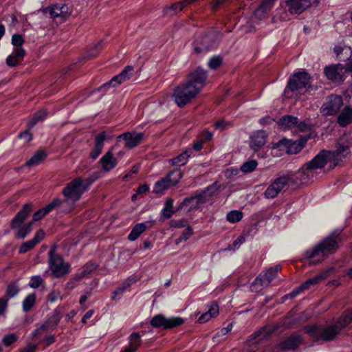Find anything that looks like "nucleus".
I'll return each mask as SVG.
<instances>
[{
	"instance_id": "35",
	"label": "nucleus",
	"mask_w": 352,
	"mask_h": 352,
	"mask_svg": "<svg viewBox=\"0 0 352 352\" xmlns=\"http://www.w3.org/2000/svg\"><path fill=\"white\" fill-rule=\"evenodd\" d=\"M146 228L147 226L144 223L136 224L132 228L131 233L128 236V239L131 241L136 240L140 236V235L146 230Z\"/></svg>"
},
{
	"instance_id": "57",
	"label": "nucleus",
	"mask_w": 352,
	"mask_h": 352,
	"mask_svg": "<svg viewBox=\"0 0 352 352\" xmlns=\"http://www.w3.org/2000/svg\"><path fill=\"white\" fill-rule=\"evenodd\" d=\"M269 12V10H265L264 8H262L261 6L258 7V8L254 12L255 16L261 20L265 18V14Z\"/></svg>"
},
{
	"instance_id": "27",
	"label": "nucleus",
	"mask_w": 352,
	"mask_h": 352,
	"mask_svg": "<svg viewBox=\"0 0 352 352\" xmlns=\"http://www.w3.org/2000/svg\"><path fill=\"white\" fill-rule=\"evenodd\" d=\"M337 122L342 127L352 123V108L345 107L338 116Z\"/></svg>"
},
{
	"instance_id": "21",
	"label": "nucleus",
	"mask_w": 352,
	"mask_h": 352,
	"mask_svg": "<svg viewBox=\"0 0 352 352\" xmlns=\"http://www.w3.org/2000/svg\"><path fill=\"white\" fill-rule=\"evenodd\" d=\"M327 278V274L322 273L318 274L311 278L308 279L304 283H302L296 290L293 291L289 294L291 297H294L298 295L300 292L307 289L310 287L311 285H316Z\"/></svg>"
},
{
	"instance_id": "36",
	"label": "nucleus",
	"mask_w": 352,
	"mask_h": 352,
	"mask_svg": "<svg viewBox=\"0 0 352 352\" xmlns=\"http://www.w3.org/2000/svg\"><path fill=\"white\" fill-rule=\"evenodd\" d=\"M210 188H208L207 190L204 191L202 194H199L195 197H190L188 198H186L182 203H181L179 208H182L184 205H188L190 201L196 200V204H203L205 203L207 199L206 198L207 192H209Z\"/></svg>"
},
{
	"instance_id": "32",
	"label": "nucleus",
	"mask_w": 352,
	"mask_h": 352,
	"mask_svg": "<svg viewBox=\"0 0 352 352\" xmlns=\"http://www.w3.org/2000/svg\"><path fill=\"white\" fill-rule=\"evenodd\" d=\"M97 269V265L95 263H89L86 265L85 270L78 275H76L74 280L67 283V286L73 288L74 287V281L80 280L82 277L87 274H90Z\"/></svg>"
},
{
	"instance_id": "22",
	"label": "nucleus",
	"mask_w": 352,
	"mask_h": 352,
	"mask_svg": "<svg viewBox=\"0 0 352 352\" xmlns=\"http://www.w3.org/2000/svg\"><path fill=\"white\" fill-rule=\"evenodd\" d=\"M44 237L45 232L42 229H40L36 232L34 237L32 240L28 241L21 244L19 250V253L24 254L33 249L37 243L44 239Z\"/></svg>"
},
{
	"instance_id": "60",
	"label": "nucleus",
	"mask_w": 352,
	"mask_h": 352,
	"mask_svg": "<svg viewBox=\"0 0 352 352\" xmlns=\"http://www.w3.org/2000/svg\"><path fill=\"white\" fill-rule=\"evenodd\" d=\"M14 54H15L14 56L19 60H23V57L25 56L26 52H25V50L22 47H16L15 49Z\"/></svg>"
},
{
	"instance_id": "4",
	"label": "nucleus",
	"mask_w": 352,
	"mask_h": 352,
	"mask_svg": "<svg viewBox=\"0 0 352 352\" xmlns=\"http://www.w3.org/2000/svg\"><path fill=\"white\" fill-rule=\"evenodd\" d=\"M333 151H321L309 164V166L314 164V167H324L327 162L333 163L332 168L339 165L343 159L350 153V146L348 143L338 142Z\"/></svg>"
},
{
	"instance_id": "1",
	"label": "nucleus",
	"mask_w": 352,
	"mask_h": 352,
	"mask_svg": "<svg viewBox=\"0 0 352 352\" xmlns=\"http://www.w3.org/2000/svg\"><path fill=\"white\" fill-rule=\"evenodd\" d=\"M208 75L198 67L189 74L184 82L175 88L173 97L177 105L182 108L189 104L206 85Z\"/></svg>"
},
{
	"instance_id": "23",
	"label": "nucleus",
	"mask_w": 352,
	"mask_h": 352,
	"mask_svg": "<svg viewBox=\"0 0 352 352\" xmlns=\"http://www.w3.org/2000/svg\"><path fill=\"white\" fill-rule=\"evenodd\" d=\"M105 138L106 133L104 131L96 135L95 145L89 155L91 159L96 160L101 154Z\"/></svg>"
},
{
	"instance_id": "12",
	"label": "nucleus",
	"mask_w": 352,
	"mask_h": 352,
	"mask_svg": "<svg viewBox=\"0 0 352 352\" xmlns=\"http://www.w3.org/2000/svg\"><path fill=\"white\" fill-rule=\"evenodd\" d=\"M343 104L341 96L331 94L323 103L321 107V112L324 116H333L337 113Z\"/></svg>"
},
{
	"instance_id": "56",
	"label": "nucleus",
	"mask_w": 352,
	"mask_h": 352,
	"mask_svg": "<svg viewBox=\"0 0 352 352\" xmlns=\"http://www.w3.org/2000/svg\"><path fill=\"white\" fill-rule=\"evenodd\" d=\"M19 60L15 56L12 55H10L6 58V64L11 67H14L17 66L19 64Z\"/></svg>"
},
{
	"instance_id": "26",
	"label": "nucleus",
	"mask_w": 352,
	"mask_h": 352,
	"mask_svg": "<svg viewBox=\"0 0 352 352\" xmlns=\"http://www.w3.org/2000/svg\"><path fill=\"white\" fill-rule=\"evenodd\" d=\"M267 134L264 131H258L251 136L250 147L254 151L262 147L266 142Z\"/></svg>"
},
{
	"instance_id": "39",
	"label": "nucleus",
	"mask_w": 352,
	"mask_h": 352,
	"mask_svg": "<svg viewBox=\"0 0 352 352\" xmlns=\"http://www.w3.org/2000/svg\"><path fill=\"white\" fill-rule=\"evenodd\" d=\"M36 294H30L28 295L22 303L23 310L25 312L30 311L36 302Z\"/></svg>"
},
{
	"instance_id": "30",
	"label": "nucleus",
	"mask_w": 352,
	"mask_h": 352,
	"mask_svg": "<svg viewBox=\"0 0 352 352\" xmlns=\"http://www.w3.org/2000/svg\"><path fill=\"white\" fill-rule=\"evenodd\" d=\"M298 119L293 116H283L278 122V124L283 129H291L297 125Z\"/></svg>"
},
{
	"instance_id": "61",
	"label": "nucleus",
	"mask_w": 352,
	"mask_h": 352,
	"mask_svg": "<svg viewBox=\"0 0 352 352\" xmlns=\"http://www.w3.org/2000/svg\"><path fill=\"white\" fill-rule=\"evenodd\" d=\"M19 137L24 140L25 142H29L32 139V135L30 133L29 129L21 133Z\"/></svg>"
},
{
	"instance_id": "16",
	"label": "nucleus",
	"mask_w": 352,
	"mask_h": 352,
	"mask_svg": "<svg viewBox=\"0 0 352 352\" xmlns=\"http://www.w3.org/2000/svg\"><path fill=\"white\" fill-rule=\"evenodd\" d=\"M288 184V179L285 175L276 178L265 190L264 197L267 199H274Z\"/></svg>"
},
{
	"instance_id": "48",
	"label": "nucleus",
	"mask_w": 352,
	"mask_h": 352,
	"mask_svg": "<svg viewBox=\"0 0 352 352\" xmlns=\"http://www.w3.org/2000/svg\"><path fill=\"white\" fill-rule=\"evenodd\" d=\"M19 292V288L16 283H11L6 289V296L10 298L15 296Z\"/></svg>"
},
{
	"instance_id": "28",
	"label": "nucleus",
	"mask_w": 352,
	"mask_h": 352,
	"mask_svg": "<svg viewBox=\"0 0 352 352\" xmlns=\"http://www.w3.org/2000/svg\"><path fill=\"white\" fill-rule=\"evenodd\" d=\"M56 202H58V201L53 200L52 202H50L49 204H47L45 207L37 210L33 215L32 222L39 221L43 217H45L47 214H48L50 212H51L52 210H53L54 209L58 210V207L56 205Z\"/></svg>"
},
{
	"instance_id": "34",
	"label": "nucleus",
	"mask_w": 352,
	"mask_h": 352,
	"mask_svg": "<svg viewBox=\"0 0 352 352\" xmlns=\"http://www.w3.org/2000/svg\"><path fill=\"white\" fill-rule=\"evenodd\" d=\"M219 314V307L216 303L212 302L208 311L203 314L198 319L200 322H206L211 318L215 317Z\"/></svg>"
},
{
	"instance_id": "55",
	"label": "nucleus",
	"mask_w": 352,
	"mask_h": 352,
	"mask_svg": "<svg viewBox=\"0 0 352 352\" xmlns=\"http://www.w3.org/2000/svg\"><path fill=\"white\" fill-rule=\"evenodd\" d=\"M129 285H130V284L128 283V284H126V285H124L122 287H118L117 289H116L113 292V295H112V297H111L112 299L113 300H117L118 298H120V296L124 293V292L126 289V288L129 287Z\"/></svg>"
},
{
	"instance_id": "6",
	"label": "nucleus",
	"mask_w": 352,
	"mask_h": 352,
	"mask_svg": "<svg viewBox=\"0 0 352 352\" xmlns=\"http://www.w3.org/2000/svg\"><path fill=\"white\" fill-rule=\"evenodd\" d=\"M306 332L314 338L316 341L331 342L341 332L339 325L334 324L326 326L314 324L305 327Z\"/></svg>"
},
{
	"instance_id": "50",
	"label": "nucleus",
	"mask_w": 352,
	"mask_h": 352,
	"mask_svg": "<svg viewBox=\"0 0 352 352\" xmlns=\"http://www.w3.org/2000/svg\"><path fill=\"white\" fill-rule=\"evenodd\" d=\"M17 340L18 337L15 333H8L3 337L2 342L6 346H8L14 343Z\"/></svg>"
},
{
	"instance_id": "19",
	"label": "nucleus",
	"mask_w": 352,
	"mask_h": 352,
	"mask_svg": "<svg viewBox=\"0 0 352 352\" xmlns=\"http://www.w3.org/2000/svg\"><path fill=\"white\" fill-rule=\"evenodd\" d=\"M302 342L301 336L294 333L283 340L279 344V348L282 351H289L296 349Z\"/></svg>"
},
{
	"instance_id": "64",
	"label": "nucleus",
	"mask_w": 352,
	"mask_h": 352,
	"mask_svg": "<svg viewBox=\"0 0 352 352\" xmlns=\"http://www.w3.org/2000/svg\"><path fill=\"white\" fill-rule=\"evenodd\" d=\"M245 241V238L242 236H239L233 243L229 247L230 250H235L238 245H241Z\"/></svg>"
},
{
	"instance_id": "53",
	"label": "nucleus",
	"mask_w": 352,
	"mask_h": 352,
	"mask_svg": "<svg viewBox=\"0 0 352 352\" xmlns=\"http://www.w3.org/2000/svg\"><path fill=\"white\" fill-rule=\"evenodd\" d=\"M43 283V279L40 276H32L29 283V286L33 289L39 287Z\"/></svg>"
},
{
	"instance_id": "24",
	"label": "nucleus",
	"mask_w": 352,
	"mask_h": 352,
	"mask_svg": "<svg viewBox=\"0 0 352 352\" xmlns=\"http://www.w3.org/2000/svg\"><path fill=\"white\" fill-rule=\"evenodd\" d=\"M61 318L60 312L58 310H54L52 315L41 325V329H43V332H47L48 331H52L56 329L58 324Z\"/></svg>"
},
{
	"instance_id": "40",
	"label": "nucleus",
	"mask_w": 352,
	"mask_h": 352,
	"mask_svg": "<svg viewBox=\"0 0 352 352\" xmlns=\"http://www.w3.org/2000/svg\"><path fill=\"white\" fill-rule=\"evenodd\" d=\"M124 81V80L121 78V76L120 74L114 76L111 78V80L109 82L103 84L102 86H100L98 90V91H102V90H107L111 87H116L117 85H119L122 84Z\"/></svg>"
},
{
	"instance_id": "58",
	"label": "nucleus",
	"mask_w": 352,
	"mask_h": 352,
	"mask_svg": "<svg viewBox=\"0 0 352 352\" xmlns=\"http://www.w3.org/2000/svg\"><path fill=\"white\" fill-rule=\"evenodd\" d=\"M170 226L174 228H186L189 225L186 220L180 219L179 221H172Z\"/></svg>"
},
{
	"instance_id": "38",
	"label": "nucleus",
	"mask_w": 352,
	"mask_h": 352,
	"mask_svg": "<svg viewBox=\"0 0 352 352\" xmlns=\"http://www.w3.org/2000/svg\"><path fill=\"white\" fill-rule=\"evenodd\" d=\"M172 186L170 182H169L167 177L163 178L161 180L157 182L154 186L153 192L160 194L162 193L164 190Z\"/></svg>"
},
{
	"instance_id": "51",
	"label": "nucleus",
	"mask_w": 352,
	"mask_h": 352,
	"mask_svg": "<svg viewBox=\"0 0 352 352\" xmlns=\"http://www.w3.org/2000/svg\"><path fill=\"white\" fill-rule=\"evenodd\" d=\"M222 58L219 56H214L208 62V67L212 69H217L222 64Z\"/></svg>"
},
{
	"instance_id": "49",
	"label": "nucleus",
	"mask_w": 352,
	"mask_h": 352,
	"mask_svg": "<svg viewBox=\"0 0 352 352\" xmlns=\"http://www.w3.org/2000/svg\"><path fill=\"white\" fill-rule=\"evenodd\" d=\"M243 217V213L238 210H233L227 214V220L231 223L239 221Z\"/></svg>"
},
{
	"instance_id": "33",
	"label": "nucleus",
	"mask_w": 352,
	"mask_h": 352,
	"mask_svg": "<svg viewBox=\"0 0 352 352\" xmlns=\"http://www.w3.org/2000/svg\"><path fill=\"white\" fill-rule=\"evenodd\" d=\"M339 325L340 330L344 329L352 322V309L347 310L338 318L336 322Z\"/></svg>"
},
{
	"instance_id": "63",
	"label": "nucleus",
	"mask_w": 352,
	"mask_h": 352,
	"mask_svg": "<svg viewBox=\"0 0 352 352\" xmlns=\"http://www.w3.org/2000/svg\"><path fill=\"white\" fill-rule=\"evenodd\" d=\"M276 0H262L261 6L264 8L265 10H270L274 5Z\"/></svg>"
},
{
	"instance_id": "2",
	"label": "nucleus",
	"mask_w": 352,
	"mask_h": 352,
	"mask_svg": "<svg viewBox=\"0 0 352 352\" xmlns=\"http://www.w3.org/2000/svg\"><path fill=\"white\" fill-rule=\"evenodd\" d=\"M341 231L333 232L324 241L318 244L314 249L305 252V256L312 263H318L323 261L329 255L333 254L338 248V243L342 241Z\"/></svg>"
},
{
	"instance_id": "10",
	"label": "nucleus",
	"mask_w": 352,
	"mask_h": 352,
	"mask_svg": "<svg viewBox=\"0 0 352 352\" xmlns=\"http://www.w3.org/2000/svg\"><path fill=\"white\" fill-rule=\"evenodd\" d=\"M50 266L53 274L56 277H61L68 274L70 266L63 262V258L56 254L55 248H52L49 252Z\"/></svg>"
},
{
	"instance_id": "42",
	"label": "nucleus",
	"mask_w": 352,
	"mask_h": 352,
	"mask_svg": "<svg viewBox=\"0 0 352 352\" xmlns=\"http://www.w3.org/2000/svg\"><path fill=\"white\" fill-rule=\"evenodd\" d=\"M182 177L183 173L180 169H174L168 173L166 177L169 182H170V185L175 186L179 182Z\"/></svg>"
},
{
	"instance_id": "5",
	"label": "nucleus",
	"mask_w": 352,
	"mask_h": 352,
	"mask_svg": "<svg viewBox=\"0 0 352 352\" xmlns=\"http://www.w3.org/2000/svg\"><path fill=\"white\" fill-rule=\"evenodd\" d=\"M33 210V206L30 203L25 204L20 210L11 221L10 227L12 229L17 230L16 237L24 239L32 230V221L22 226L23 222Z\"/></svg>"
},
{
	"instance_id": "15",
	"label": "nucleus",
	"mask_w": 352,
	"mask_h": 352,
	"mask_svg": "<svg viewBox=\"0 0 352 352\" xmlns=\"http://www.w3.org/2000/svg\"><path fill=\"white\" fill-rule=\"evenodd\" d=\"M184 322V319L179 317L166 318L163 315L158 314L152 318L151 324L155 328L172 329L182 324Z\"/></svg>"
},
{
	"instance_id": "17",
	"label": "nucleus",
	"mask_w": 352,
	"mask_h": 352,
	"mask_svg": "<svg viewBox=\"0 0 352 352\" xmlns=\"http://www.w3.org/2000/svg\"><path fill=\"white\" fill-rule=\"evenodd\" d=\"M324 74L327 78L334 82H340L344 80V67L341 64L326 67Z\"/></svg>"
},
{
	"instance_id": "25",
	"label": "nucleus",
	"mask_w": 352,
	"mask_h": 352,
	"mask_svg": "<svg viewBox=\"0 0 352 352\" xmlns=\"http://www.w3.org/2000/svg\"><path fill=\"white\" fill-rule=\"evenodd\" d=\"M103 170L109 172L117 165V160L113 157V153L109 151L100 160Z\"/></svg>"
},
{
	"instance_id": "52",
	"label": "nucleus",
	"mask_w": 352,
	"mask_h": 352,
	"mask_svg": "<svg viewBox=\"0 0 352 352\" xmlns=\"http://www.w3.org/2000/svg\"><path fill=\"white\" fill-rule=\"evenodd\" d=\"M25 43V40L21 34H15L12 36V44L16 47H21Z\"/></svg>"
},
{
	"instance_id": "7",
	"label": "nucleus",
	"mask_w": 352,
	"mask_h": 352,
	"mask_svg": "<svg viewBox=\"0 0 352 352\" xmlns=\"http://www.w3.org/2000/svg\"><path fill=\"white\" fill-rule=\"evenodd\" d=\"M287 88L292 91L305 89L306 91L313 90L311 85V76L305 71L294 73L289 78Z\"/></svg>"
},
{
	"instance_id": "20",
	"label": "nucleus",
	"mask_w": 352,
	"mask_h": 352,
	"mask_svg": "<svg viewBox=\"0 0 352 352\" xmlns=\"http://www.w3.org/2000/svg\"><path fill=\"white\" fill-rule=\"evenodd\" d=\"M274 148H278L280 150L285 149L286 152L289 154H296L302 150V146L297 142H290L287 140H282L276 143Z\"/></svg>"
},
{
	"instance_id": "46",
	"label": "nucleus",
	"mask_w": 352,
	"mask_h": 352,
	"mask_svg": "<svg viewBox=\"0 0 352 352\" xmlns=\"http://www.w3.org/2000/svg\"><path fill=\"white\" fill-rule=\"evenodd\" d=\"M193 234L192 228L190 226H188L186 229L183 231L180 236L176 239L175 244L178 245L182 241H187Z\"/></svg>"
},
{
	"instance_id": "41",
	"label": "nucleus",
	"mask_w": 352,
	"mask_h": 352,
	"mask_svg": "<svg viewBox=\"0 0 352 352\" xmlns=\"http://www.w3.org/2000/svg\"><path fill=\"white\" fill-rule=\"evenodd\" d=\"M47 111L45 109L40 110L34 113L28 122L29 129L32 128L38 122L43 120L47 116Z\"/></svg>"
},
{
	"instance_id": "47",
	"label": "nucleus",
	"mask_w": 352,
	"mask_h": 352,
	"mask_svg": "<svg viewBox=\"0 0 352 352\" xmlns=\"http://www.w3.org/2000/svg\"><path fill=\"white\" fill-rule=\"evenodd\" d=\"M257 165L256 160H252L243 163L241 166V170L243 173H251L256 169Z\"/></svg>"
},
{
	"instance_id": "9",
	"label": "nucleus",
	"mask_w": 352,
	"mask_h": 352,
	"mask_svg": "<svg viewBox=\"0 0 352 352\" xmlns=\"http://www.w3.org/2000/svg\"><path fill=\"white\" fill-rule=\"evenodd\" d=\"M217 32L210 30L197 36L194 42L195 52L201 53L216 46L219 40Z\"/></svg>"
},
{
	"instance_id": "18",
	"label": "nucleus",
	"mask_w": 352,
	"mask_h": 352,
	"mask_svg": "<svg viewBox=\"0 0 352 352\" xmlns=\"http://www.w3.org/2000/svg\"><path fill=\"white\" fill-rule=\"evenodd\" d=\"M144 134L143 133H130L126 132L120 135L118 138L125 141V146L129 148H133L138 146L143 140Z\"/></svg>"
},
{
	"instance_id": "3",
	"label": "nucleus",
	"mask_w": 352,
	"mask_h": 352,
	"mask_svg": "<svg viewBox=\"0 0 352 352\" xmlns=\"http://www.w3.org/2000/svg\"><path fill=\"white\" fill-rule=\"evenodd\" d=\"M82 187V179L78 177L67 183L62 190L64 199L56 198L54 201H58L56 205L58 207V212L68 213L72 211L75 204L84 193Z\"/></svg>"
},
{
	"instance_id": "54",
	"label": "nucleus",
	"mask_w": 352,
	"mask_h": 352,
	"mask_svg": "<svg viewBox=\"0 0 352 352\" xmlns=\"http://www.w3.org/2000/svg\"><path fill=\"white\" fill-rule=\"evenodd\" d=\"M133 72V67L131 66H127L120 74L121 78L124 80V81L129 79Z\"/></svg>"
},
{
	"instance_id": "45",
	"label": "nucleus",
	"mask_w": 352,
	"mask_h": 352,
	"mask_svg": "<svg viewBox=\"0 0 352 352\" xmlns=\"http://www.w3.org/2000/svg\"><path fill=\"white\" fill-rule=\"evenodd\" d=\"M173 214V200L172 199H168L166 201L165 206L162 210V214L166 219H169Z\"/></svg>"
},
{
	"instance_id": "31",
	"label": "nucleus",
	"mask_w": 352,
	"mask_h": 352,
	"mask_svg": "<svg viewBox=\"0 0 352 352\" xmlns=\"http://www.w3.org/2000/svg\"><path fill=\"white\" fill-rule=\"evenodd\" d=\"M47 157V153L45 151H37L32 157L26 162L25 165L28 166H33L41 163Z\"/></svg>"
},
{
	"instance_id": "11",
	"label": "nucleus",
	"mask_w": 352,
	"mask_h": 352,
	"mask_svg": "<svg viewBox=\"0 0 352 352\" xmlns=\"http://www.w3.org/2000/svg\"><path fill=\"white\" fill-rule=\"evenodd\" d=\"M280 270V267L276 265L274 267H270L266 272L261 273L252 283L251 285L252 290L258 292L264 287H268Z\"/></svg>"
},
{
	"instance_id": "37",
	"label": "nucleus",
	"mask_w": 352,
	"mask_h": 352,
	"mask_svg": "<svg viewBox=\"0 0 352 352\" xmlns=\"http://www.w3.org/2000/svg\"><path fill=\"white\" fill-rule=\"evenodd\" d=\"M191 153V151H186L177 157L170 159L169 162L172 166H183L186 164L188 158Z\"/></svg>"
},
{
	"instance_id": "62",
	"label": "nucleus",
	"mask_w": 352,
	"mask_h": 352,
	"mask_svg": "<svg viewBox=\"0 0 352 352\" xmlns=\"http://www.w3.org/2000/svg\"><path fill=\"white\" fill-rule=\"evenodd\" d=\"M231 123L228 122H226L224 120H221L217 122L214 126L217 129L223 130L228 126H230Z\"/></svg>"
},
{
	"instance_id": "44",
	"label": "nucleus",
	"mask_w": 352,
	"mask_h": 352,
	"mask_svg": "<svg viewBox=\"0 0 352 352\" xmlns=\"http://www.w3.org/2000/svg\"><path fill=\"white\" fill-rule=\"evenodd\" d=\"M195 1L196 0H184L182 1L174 3L166 8V12L169 10H173V12L175 13L177 11H182L185 6L190 4L191 3Z\"/></svg>"
},
{
	"instance_id": "59",
	"label": "nucleus",
	"mask_w": 352,
	"mask_h": 352,
	"mask_svg": "<svg viewBox=\"0 0 352 352\" xmlns=\"http://www.w3.org/2000/svg\"><path fill=\"white\" fill-rule=\"evenodd\" d=\"M8 298L2 297L0 298V315L5 313L8 307Z\"/></svg>"
},
{
	"instance_id": "29",
	"label": "nucleus",
	"mask_w": 352,
	"mask_h": 352,
	"mask_svg": "<svg viewBox=\"0 0 352 352\" xmlns=\"http://www.w3.org/2000/svg\"><path fill=\"white\" fill-rule=\"evenodd\" d=\"M278 328V326L275 325L273 327H263L261 329L256 331L250 336L252 339L258 338L259 340L267 338L271 333L275 332Z\"/></svg>"
},
{
	"instance_id": "14",
	"label": "nucleus",
	"mask_w": 352,
	"mask_h": 352,
	"mask_svg": "<svg viewBox=\"0 0 352 352\" xmlns=\"http://www.w3.org/2000/svg\"><path fill=\"white\" fill-rule=\"evenodd\" d=\"M285 10L292 15H300L312 5V0H285Z\"/></svg>"
},
{
	"instance_id": "43",
	"label": "nucleus",
	"mask_w": 352,
	"mask_h": 352,
	"mask_svg": "<svg viewBox=\"0 0 352 352\" xmlns=\"http://www.w3.org/2000/svg\"><path fill=\"white\" fill-rule=\"evenodd\" d=\"M142 343L140 335L138 332L132 333L129 337V346L138 350Z\"/></svg>"
},
{
	"instance_id": "13",
	"label": "nucleus",
	"mask_w": 352,
	"mask_h": 352,
	"mask_svg": "<svg viewBox=\"0 0 352 352\" xmlns=\"http://www.w3.org/2000/svg\"><path fill=\"white\" fill-rule=\"evenodd\" d=\"M42 12L52 19H59L60 22L65 21L70 14L68 7L65 4H55L47 7L43 8Z\"/></svg>"
},
{
	"instance_id": "8",
	"label": "nucleus",
	"mask_w": 352,
	"mask_h": 352,
	"mask_svg": "<svg viewBox=\"0 0 352 352\" xmlns=\"http://www.w3.org/2000/svg\"><path fill=\"white\" fill-rule=\"evenodd\" d=\"M311 161L307 162L295 174H288L285 175L288 179V184L292 183L294 184L299 185L308 183L311 178L314 177L313 171L315 169L322 168V167H314V164L309 166Z\"/></svg>"
}]
</instances>
